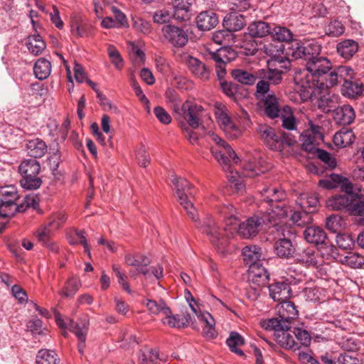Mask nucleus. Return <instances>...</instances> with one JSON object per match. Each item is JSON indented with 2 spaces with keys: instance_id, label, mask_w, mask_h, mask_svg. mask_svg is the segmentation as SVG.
Here are the masks:
<instances>
[{
  "instance_id": "obj_32",
  "label": "nucleus",
  "mask_w": 364,
  "mask_h": 364,
  "mask_svg": "<svg viewBox=\"0 0 364 364\" xmlns=\"http://www.w3.org/2000/svg\"><path fill=\"white\" fill-rule=\"evenodd\" d=\"M26 150L28 156L35 159L41 158L46 154L48 146L42 139L36 138L27 142Z\"/></svg>"
},
{
  "instance_id": "obj_5",
  "label": "nucleus",
  "mask_w": 364,
  "mask_h": 364,
  "mask_svg": "<svg viewBox=\"0 0 364 364\" xmlns=\"http://www.w3.org/2000/svg\"><path fill=\"white\" fill-rule=\"evenodd\" d=\"M257 131L261 139L272 150L281 153L284 156H296L299 149L294 137L286 136H277L273 128L266 124H260Z\"/></svg>"
},
{
  "instance_id": "obj_56",
  "label": "nucleus",
  "mask_w": 364,
  "mask_h": 364,
  "mask_svg": "<svg viewBox=\"0 0 364 364\" xmlns=\"http://www.w3.org/2000/svg\"><path fill=\"white\" fill-rule=\"evenodd\" d=\"M68 219V217L66 214L63 212H59L53 214L49 218L47 224L46 226H47L48 228L52 230L53 231H55L58 229H59L63 224H64Z\"/></svg>"
},
{
  "instance_id": "obj_19",
  "label": "nucleus",
  "mask_w": 364,
  "mask_h": 364,
  "mask_svg": "<svg viewBox=\"0 0 364 364\" xmlns=\"http://www.w3.org/2000/svg\"><path fill=\"white\" fill-rule=\"evenodd\" d=\"M278 317L272 318L277 319L279 323L291 324V321L298 316V311L294 304L290 301H282L277 306Z\"/></svg>"
},
{
  "instance_id": "obj_12",
  "label": "nucleus",
  "mask_w": 364,
  "mask_h": 364,
  "mask_svg": "<svg viewBox=\"0 0 364 364\" xmlns=\"http://www.w3.org/2000/svg\"><path fill=\"white\" fill-rule=\"evenodd\" d=\"M56 322L60 328H68L77 336L79 341L78 350L80 353H82L88 330V323L84 321L78 323L75 322L73 319L65 321L59 316L56 317Z\"/></svg>"
},
{
  "instance_id": "obj_23",
  "label": "nucleus",
  "mask_w": 364,
  "mask_h": 364,
  "mask_svg": "<svg viewBox=\"0 0 364 364\" xmlns=\"http://www.w3.org/2000/svg\"><path fill=\"white\" fill-rule=\"evenodd\" d=\"M269 295L275 301H284L291 296V287L285 282H277L268 287Z\"/></svg>"
},
{
  "instance_id": "obj_42",
  "label": "nucleus",
  "mask_w": 364,
  "mask_h": 364,
  "mask_svg": "<svg viewBox=\"0 0 364 364\" xmlns=\"http://www.w3.org/2000/svg\"><path fill=\"white\" fill-rule=\"evenodd\" d=\"M51 73V63L44 58H41L35 63L33 73L40 80L46 79Z\"/></svg>"
},
{
  "instance_id": "obj_48",
  "label": "nucleus",
  "mask_w": 364,
  "mask_h": 364,
  "mask_svg": "<svg viewBox=\"0 0 364 364\" xmlns=\"http://www.w3.org/2000/svg\"><path fill=\"white\" fill-rule=\"evenodd\" d=\"M26 45L28 50L36 55L41 54L46 48V43L39 34L29 36Z\"/></svg>"
},
{
  "instance_id": "obj_31",
  "label": "nucleus",
  "mask_w": 364,
  "mask_h": 364,
  "mask_svg": "<svg viewBox=\"0 0 364 364\" xmlns=\"http://www.w3.org/2000/svg\"><path fill=\"white\" fill-rule=\"evenodd\" d=\"M274 252L281 258L288 259L294 256L296 249L289 239L282 238L276 241Z\"/></svg>"
},
{
  "instance_id": "obj_40",
  "label": "nucleus",
  "mask_w": 364,
  "mask_h": 364,
  "mask_svg": "<svg viewBox=\"0 0 364 364\" xmlns=\"http://www.w3.org/2000/svg\"><path fill=\"white\" fill-rule=\"evenodd\" d=\"M226 344L231 352L239 356H244V352L240 349V347L244 346L245 339L239 333L236 331L230 332L226 340Z\"/></svg>"
},
{
  "instance_id": "obj_21",
  "label": "nucleus",
  "mask_w": 364,
  "mask_h": 364,
  "mask_svg": "<svg viewBox=\"0 0 364 364\" xmlns=\"http://www.w3.org/2000/svg\"><path fill=\"white\" fill-rule=\"evenodd\" d=\"M328 88L323 87L320 88L316 90V94L313 95V96H316L317 93L320 92V90H322L323 91V94L319 97L318 100V107L320 109H323L325 112H329L331 111H335L336 109L337 105L339 101V96L338 95L332 94L328 91Z\"/></svg>"
},
{
  "instance_id": "obj_59",
  "label": "nucleus",
  "mask_w": 364,
  "mask_h": 364,
  "mask_svg": "<svg viewBox=\"0 0 364 364\" xmlns=\"http://www.w3.org/2000/svg\"><path fill=\"white\" fill-rule=\"evenodd\" d=\"M80 282L77 278L70 279L62 291V294L65 297H72L79 290Z\"/></svg>"
},
{
  "instance_id": "obj_39",
  "label": "nucleus",
  "mask_w": 364,
  "mask_h": 364,
  "mask_svg": "<svg viewBox=\"0 0 364 364\" xmlns=\"http://www.w3.org/2000/svg\"><path fill=\"white\" fill-rule=\"evenodd\" d=\"M296 204L301 209L310 210L311 213L318 204V198L316 193H302L296 199Z\"/></svg>"
},
{
  "instance_id": "obj_52",
  "label": "nucleus",
  "mask_w": 364,
  "mask_h": 364,
  "mask_svg": "<svg viewBox=\"0 0 364 364\" xmlns=\"http://www.w3.org/2000/svg\"><path fill=\"white\" fill-rule=\"evenodd\" d=\"M20 181L22 188L26 190H36L42 185V179L39 174L21 176Z\"/></svg>"
},
{
  "instance_id": "obj_50",
  "label": "nucleus",
  "mask_w": 364,
  "mask_h": 364,
  "mask_svg": "<svg viewBox=\"0 0 364 364\" xmlns=\"http://www.w3.org/2000/svg\"><path fill=\"white\" fill-rule=\"evenodd\" d=\"M68 241L71 245L81 244L84 247L85 252L87 253L89 257L91 256L90 247L88 245L84 230H75L73 234L69 235Z\"/></svg>"
},
{
  "instance_id": "obj_29",
  "label": "nucleus",
  "mask_w": 364,
  "mask_h": 364,
  "mask_svg": "<svg viewBox=\"0 0 364 364\" xmlns=\"http://www.w3.org/2000/svg\"><path fill=\"white\" fill-rule=\"evenodd\" d=\"M355 117L353 108L350 105H345L335 109L333 119L336 123L346 125L351 124Z\"/></svg>"
},
{
  "instance_id": "obj_47",
  "label": "nucleus",
  "mask_w": 364,
  "mask_h": 364,
  "mask_svg": "<svg viewBox=\"0 0 364 364\" xmlns=\"http://www.w3.org/2000/svg\"><path fill=\"white\" fill-rule=\"evenodd\" d=\"M231 75L238 82L247 85H254L257 80V77L255 75L243 69L232 70Z\"/></svg>"
},
{
  "instance_id": "obj_35",
  "label": "nucleus",
  "mask_w": 364,
  "mask_h": 364,
  "mask_svg": "<svg viewBox=\"0 0 364 364\" xmlns=\"http://www.w3.org/2000/svg\"><path fill=\"white\" fill-rule=\"evenodd\" d=\"M247 31L252 38H263L270 34L271 25L262 21H253L248 26Z\"/></svg>"
},
{
  "instance_id": "obj_53",
  "label": "nucleus",
  "mask_w": 364,
  "mask_h": 364,
  "mask_svg": "<svg viewBox=\"0 0 364 364\" xmlns=\"http://www.w3.org/2000/svg\"><path fill=\"white\" fill-rule=\"evenodd\" d=\"M292 333L296 338V341L298 345L301 347H307L310 345L311 341V336L310 333L302 327H294Z\"/></svg>"
},
{
  "instance_id": "obj_11",
  "label": "nucleus",
  "mask_w": 364,
  "mask_h": 364,
  "mask_svg": "<svg viewBox=\"0 0 364 364\" xmlns=\"http://www.w3.org/2000/svg\"><path fill=\"white\" fill-rule=\"evenodd\" d=\"M215 115L218 125L230 138L236 139L242 134L241 129L232 122L225 106L216 105Z\"/></svg>"
},
{
  "instance_id": "obj_13",
  "label": "nucleus",
  "mask_w": 364,
  "mask_h": 364,
  "mask_svg": "<svg viewBox=\"0 0 364 364\" xmlns=\"http://www.w3.org/2000/svg\"><path fill=\"white\" fill-rule=\"evenodd\" d=\"M186 299L188 301L189 306L193 312L198 316L200 321L205 324V326L203 328V333L205 336L210 338H213L216 336V333L215 331V322L212 315L207 311L201 312L200 311H198L195 299L190 292H188V296L186 297Z\"/></svg>"
},
{
  "instance_id": "obj_17",
  "label": "nucleus",
  "mask_w": 364,
  "mask_h": 364,
  "mask_svg": "<svg viewBox=\"0 0 364 364\" xmlns=\"http://www.w3.org/2000/svg\"><path fill=\"white\" fill-rule=\"evenodd\" d=\"M295 260L307 267H318L323 262L320 251L314 247H308L299 252Z\"/></svg>"
},
{
  "instance_id": "obj_24",
  "label": "nucleus",
  "mask_w": 364,
  "mask_h": 364,
  "mask_svg": "<svg viewBox=\"0 0 364 364\" xmlns=\"http://www.w3.org/2000/svg\"><path fill=\"white\" fill-rule=\"evenodd\" d=\"M354 197L355 194L336 195L328 199L326 205L333 210L347 209L350 211Z\"/></svg>"
},
{
  "instance_id": "obj_30",
  "label": "nucleus",
  "mask_w": 364,
  "mask_h": 364,
  "mask_svg": "<svg viewBox=\"0 0 364 364\" xmlns=\"http://www.w3.org/2000/svg\"><path fill=\"white\" fill-rule=\"evenodd\" d=\"M304 237L309 243L324 244L327 235L324 230L317 226L307 227L304 231Z\"/></svg>"
},
{
  "instance_id": "obj_64",
  "label": "nucleus",
  "mask_w": 364,
  "mask_h": 364,
  "mask_svg": "<svg viewBox=\"0 0 364 364\" xmlns=\"http://www.w3.org/2000/svg\"><path fill=\"white\" fill-rule=\"evenodd\" d=\"M350 212L354 215L364 218V196L355 195Z\"/></svg>"
},
{
  "instance_id": "obj_45",
  "label": "nucleus",
  "mask_w": 364,
  "mask_h": 364,
  "mask_svg": "<svg viewBox=\"0 0 364 364\" xmlns=\"http://www.w3.org/2000/svg\"><path fill=\"white\" fill-rule=\"evenodd\" d=\"M18 171L21 176L39 174L41 164L34 159H25L19 165Z\"/></svg>"
},
{
  "instance_id": "obj_54",
  "label": "nucleus",
  "mask_w": 364,
  "mask_h": 364,
  "mask_svg": "<svg viewBox=\"0 0 364 364\" xmlns=\"http://www.w3.org/2000/svg\"><path fill=\"white\" fill-rule=\"evenodd\" d=\"M165 317L162 319L164 325L170 328H181L186 325L187 320L180 315H173L170 309L169 314H164Z\"/></svg>"
},
{
  "instance_id": "obj_34",
  "label": "nucleus",
  "mask_w": 364,
  "mask_h": 364,
  "mask_svg": "<svg viewBox=\"0 0 364 364\" xmlns=\"http://www.w3.org/2000/svg\"><path fill=\"white\" fill-rule=\"evenodd\" d=\"M333 140L336 146L344 148L353 143L355 135L352 129L343 127L334 134Z\"/></svg>"
},
{
  "instance_id": "obj_16",
  "label": "nucleus",
  "mask_w": 364,
  "mask_h": 364,
  "mask_svg": "<svg viewBox=\"0 0 364 364\" xmlns=\"http://www.w3.org/2000/svg\"><path fill=\"white\" fill-rule=\"evenodd\" d=\"M180 111L182 112L183 117L192 129H196L199 127L200 119L203 112L201 105L186 101L182 104Z\"/></svg>"
},
{
  "instance_id": "obj_2",
  "label": "nucleus",
  "mask_w": 364,
  "mask_h": 364,
  "mask_svg": "<svg viewBox=\"0 0 364 364\" xmlns=\"http://www.w3.org/2000/svg\"><path fill=\"white\" fill-rule=\"evenodd\" d=\"M334 70L327 58L319 54L311 55L306 60V70L296 73L294 77L295 90L301 100H307L316 94L317 90L326 87L328 75Z\"/></svg>"
},
{
  "instance_id": "obj_60",
  "label": "nucleus",
  "mask_w": 364,
  "mask_h": 364,
  "mask_svg": "<svg viewBox=\"0 0 364 364\" xmlns=\"http://www.w3.org/2000/svg\"><path fill=\"white\" fill-rule=\"evenodd\" d=\"M133 28L138 32H140L144 35L149 34L152 31L151 23L139 17H134L132 18Z\"/></svg>"
},
{
  "instance_id": "obj_57",
  "label": "nucleus",
  "mask_w": 364,
  "mask_h": 364,
  "mask_svg": "<svg viewBox=\"0 0 364 364\" xmlns=\"http://www.w3.org/2000/svg\"><path fill=\"white\" fill-rule=\"evenodd\" d=\"M165 97L173 111L179 113L182 103L176 91L172 88H168L165 92Z\"/></svg>"
},
{
  "instance_id": "obj_61",
  "label": "nucleus",
  "mask_w": 364,
  "mask_h": 364,
  "mask_svg": "<svg viewBox=\"0 0 364 364\" xmlns=\"http://www.w3.org/2000/svg\"><path fill=\"white\" fill-rule=\"evenodd\" d=\"M325 31L329 36L338 37L344 33L345 27L341 21L335 20L328 23Z\"/></svg>"
},
{
  "instance_id": "obj_7",
  "label": "nucleus",
  "mask_w": 364,
  "mask_h": 364,
  "mask_svg": "<svg viewBox=\"0 0 364 364\" xmlns=\"http://www.w3.org/2000/svg\"><path fill=\"white\" fill-rule=\"evenodd\" d=\"M19 194L16 187L6 186L0 187V217L11 218L17 213L24 212L23 203H19Z\"/></svg>"
},
{
  "instance_id": "obj_41",
  "label": "nucleus",
  "mask_w": 364,
  "mask_h": 364,
  "mask_svg": "<svg viewBox=\"0 0 364 364\" xmlns=\"http://www.w3.org/2000/svg\"><path fill=\"white\" fill-rule=\"evenodd\" d=\"M282 120V126L287 130H296L297 121L293 114L291 107L285 105L282 108L279 117Z\"/></svg>"
},
{
  "instance_id": "obj_37",
  "label": "nucleus",
  "mask_w": 364,
  "mask_h": 364,
  "mask_svg": "<svg viewBox=\"0 0 364 364\" xmlns=\"http://www.w3.org/2000/svg\"><path fill=\"white\" fill-rule=\"evenodd\" d=\"M358 50V44L353 40H345L337 45L338 54L346 60L350 59Z\"/></svg>"
},
{
  "instance_id": "obj_1",
  "label": "nucleus",
  "mask_w": 364,
  "mask_h": 364,
  "mask_svg": "<svg viewBox=\"0 0 364 364\" xmlns=\"http://www.w3.org/2000/svg\"><path fill=\"white\" fill-rule=\"evenodd\" d=\"M171 181L175 187L178 202L188 217L195 222L196 228L208 237L218 250L223 251L228 243L225 230L212 215H208L201 220H198V212L191 200L196 193L193 186L186 178H177L176 176L172 175Z\"/></svg>"
},
{
  "instance_id": "obj_6",
  "label": "nucleus",
  "mask_w": 364,
  "mask_h": 364,
  "mask_svg": "<svg viewBox=\"0 0 364 364\" xmlns=\"http://www.w3.org/2000/svg\"><path fill=\"white\" fill-rule=\"evenodd\" d=\"M287 213L282 206H277L272 213H264L261 217L255 215L241 223L237 227V233L243 238L248 239L255 236L262 224L278 225L277 220L284 218Z\"/></svg>"
},
{
  "instance_id": "obj_36",
  "label": "nucleus",
  "mask_w": 364,
  "mask_h": 364,
  "mask_svg": "<svg viewBox=\"0 0 364 364\" xmlns=\"http://www.w3.org/2000/svg\"><path fill=\"white\" fill-rule=\"evenodd\" d=\"M71 33L75 37H89L93 35L94 28L87 21H73L71 23Z\"/></svg>"
},
{
  "instance_id": "obj_63",
  "label": "nucleus",
  "mask_w": 364,
  "mask_h": 364,
  "mask_svg": "<svg viewBox=\"0 0 364 364\" xmlns=\"http://www.w3.org/2000/svg\"><path fill=\"white\" fill-rule=\"evenodd\" d=\"M158 359V352L154 349L144 350L139 355L141 364H156Z\"/></svg>"
},
{
  "instance_id": "obj_51",
  "label": "nucleus",
  "mask_w": 364,
  "mask_h": 364,
  "mask_svg": "<svg viewBox=\"0 0 364 364\" xmlns=\"http://www.w3.org/2000/svg\"><path fill=\"white\" fill-rule=\"evenodd\" d=\"M58 362V355L53 350L42 349L36 355V364H57Z\"/></svg>"
},
{
  "instance_id": "obj_58",
  "label": "nucleus",
  "mask_w": 364,
  "mask_h": 364,
  "mask_svg": "<svg viewBox=\"0 0 364 364\" xmlns=\"http://www.w3.org/2000/svg\"><path fill=\"white\" fill-rule=\"evenodd\" d=\"M342 179L343 176L338 174L332 173L328 177L320 180L318 186L326 189H333L339 186Z\"/></svg>"
},
{
  "instance_id": "obj_62",
  "label": "nucleus",
  "mask_w": 364,
  "mask_h": 364,
  "mask_svg": "<svg viewBox=\"0 0 364 364\" xmlns=\"http://www.w3.org/2000/svg\"><path fill=\"white\" fill-rule=\"evenodd\" d=\"M173 18V11L171 9H164L159 10L153 15V21L154 23L163 24L168 23Z\"/></svg>"
},
{
  "instance_id": "obj_44",
  "label": "nucleus",
  "mask_w": 364,
  "mask_h": 364,
  "mask_svg": "<svg viewBox=\"0 0 364 364\" xmlns=\"http://www.w3.org/2000/svg\"><path fill=\"white\" fill-rule=\"evenodd\" d=\"M264 49L265 53L269 55L273 60L280 63H289V60H287L286 58L281 55L285 49L284 45L281 43L279 45L269 43L268 45H265Z\"/></svg>"
},
{
  "instance_id": "obj_14",
  "label": "nucleus",
  "mask_w": 364,
  "mask_h": 364,
  "mask_svg": "<svg viewBox=\"0 0 364 364\" xmlns=\"http://www.w3.org/2000/svg\"><path fill=\"white\" fill-rule=\"evenodd\" d=\"M263 200L269 203V208L265 213H272V210H276V207L282 206L287 213H289V208L284 203H281L286 197L285 193L274 187L264 188L261 191Z\"/></svg>"
},
{
  "instance_id": "obj_25",
  "label": "nucleus",
  "mask_w": 364,
  "mask_h": 364,
  "mask_svg": "<svg viewBox=\"0 0 364 364\" xmlns=\"http://www.w3.org/2000/svg\"><path fill=\"white\" fill-rule=\"evenodd\" d=\"M248 267L249 279L258 286L264 284L269 280V274L263 266L262 261Z\"/></svg>"
},
{
  "instance_id": "obj_28",
  "label": "nucleus",
  "mask_w": 364,
  "mask_h": 364,
  "mask_svg": "<svg viewBox=\"0 0 364 364\" xmlns=\"http://www.w3.org/2000/svg\"><path fill=\"white\" fill-rule=\"evenodd\" d=\"M245 17L242 14L231 12L227 14L223 19V26L230 32L242 30L246 25Z\"/></svg>"
},
{
  "instance_id": "obj_8",
  "label": "nucleus",
  "mask_w": 364,
  "mask_h": 364,
  "mask_svg": "<svg viewBox=\"0 0 364 364\" xmlns=\"http://www.w3.org/2000/svg\"><path fill=\"white\" fill-rule=\"evenodd\" d=\"M279 322L277 319H269L266 321L265 328L274 331L275 341L281 347L294 351L299 350L300 346L294 338L290 325Z\"/></svg>"
},
{
  "instance_id": "obj_43",
  "label": "nucleus",
  "mask_w": 364,
  "mask_h": 364,
  "mask_svg": "<svg viewBox=\"0 0 364 364\" xmlns=\"http://www.w3.org/2000/svg\"><path fill=\"white\" fill-rule=\"evenodd\" d=\"M144 304L146 305L150 314L159 315L160 314H169L170 308L166 305L164 300L158 301L154 299H146Z\"/></svg>"
},
{
  "instance_id": "obj_55",
  "label": "nucleus",
  "mask_w": 364,
  "mask_h": 364,
  "mask_svg": "<svg viewBox=\"0 0 364 364\" xmlns=\"http://www.w3.org/2000/svg\"><path fill=\"white\" fill-rule=\"evenodd\" d=\"M291 219L298 226H304L312 221L311 211L302 209L300 211H294L291 215Z\"/></svg>"
},
{
  "instance_id": "obj_3",
  "label": "nucleus",
  "mask_w": 364,
  "mask_h": 364,
  "mask_svg": "<svg viewBox=\"0 0 364 364\" xmlns=\"http://www.w3.org/2000/svg\"><path fill=\"white\" fill-rule=\"evenodd\" d=\"M211 140H213L218 147L211 149L212 154L215 159L223 166L225 171H229L230 175L228 176V180L233 187L237 191L244 188L245 184L240 179L237 171L234 172L232 168L230 165V159H232L235 163L239 159L235 151L220 137L214 133L210 134Z\"/></svg>"
},
{
  "instance_id": "obj_46",
  "label": "nucleus",
  "mask_w": 364,
  "mask_h": 364,
  "mask_svg": "<svg viewBox=\"0 0 364 364\" xmlns=\"http://www.w3.org/2000/svg\"><path fill=\"white\" fill-rule=\"evenodd\" d=\"M264 161L259 160V165H256L255 162H249L245 165L242 175L245 177H255L260 173H264L269 170L270 166H263Z\"/></svg>"
},
{
  "instance_id": "obj_33",
  "label": "nucleus",
  "mask_w": 364,
  "mask_h": 364,
  "mask_svg": "<svg viewBox=\"0 0 364 364\" xmlns=\"http://www.w3.org/2000/svg\"><path fill=\"white\" fill-rule=\"evenodd\" d=\"M53 232L52 230L45 225L36 231V236L38 242H41L43 247L53 252H57L58 247L55 242L51 239V233Z\"/></svg>"
},
{
  "instance_id": "obj_15",
  "label": "nucleus",
  "mask_w": 364,
  "mask_h": 364,
  "mask_svg": "<svg viewBox=\"0 0 364 364\" xmlns=\"http://www.w3.org/2000/svg\"><path fill=\"white\" fill-rule=\"evenodd\" d=\"M164 38L174 47L181 48L188 41L187 32L183 28L173 25H166L162 28Z\"/></svg>"
},
{
  "instance_id": "obj_10",
  "label": "nucleus",
  "mask_w": 364,
  "mask_h": 364,
  "mask_svg": "<svg viewBox=\"0 0 364 364\" xmlns=\"http://www.w3.org/2000/svg\"><path fill=\"white\" fill-rule=\"evenodd\" d=\"M210 58L215 63V72L218 79L220 82L223 91L226 95L233 97L237 91V85L224 80L226 75V63L228 61L226 56V50L220 48L216 52L211 53Z\"/></svg>"
},
{
  "instance_id": "obj_22",
  "label": "nucleus",
  "mask_w": 364,
  "mask_h": 364,
  "mask_svg": "<svg viewBox=\"0 0 364 364\" xmlns=\"http://www.w3.org/2000/svg\"><path fill=\"white\" fill-rule=\"evenodd\" d=\"M125 263L132 267H135L141 274L148 276L149 271L147 266L150 264L149 259L139 253H127L124 257Z\"/></svg>"
},
{
  "instance_id": "obj_20",
  "label": "nucleus",
  "mask_w": 364,
  "mask_h": 364,
  "mask_svg": "<svg viewBox=\"0 0 364 364\" xmlns=\"http://www.w3.org/2000/svg\"><path fill=\"white\" fill-rule=\"evenodd\" d=\"M259 103L267 117L274 119L279 117L282 108H280L279 99L274 94H268L265 98L259 100Z\"/></svg>"
},
{
  "instance_id": "obj_26",
  "label": "nucleus",
  "mask_w": 364,
  "mask_h": 364,
  "mask_svg": "<svg viewBox=\"0 0 364 364\" xmlns=\"http://www.w3.org/2000/svg\"><path fill=\"white\" fill-rule=\"evenodd\" d=\"M172 3L173 18L180 21H188L191 17L192 0H172Z\"/></svg>"
},
{
  "instance_id": "obj_27",
  "label": "nucleus",
  "mask_w": 364,
  "mask_h": 364,
  "mask_svg": "<svg viewBox=\"0 0 364 364\" xmlns=\"http://www.w3.org/2000/svg\"><path fill=\"white\" fill-rule=\"evenodd\" d=\"M217 14L212 11L200 13L196 18V25L200 31H209L218 23Z\"/></svg>"
},
{
  "instance_id": "obj_4",
  "label": "nucleus",
  "mask_w": 364,
  "mask_h": 364,
  "mask_svg": "<svg viewBox=\"0 0 364 364\" xmlns=\"http://www.w3.org/2000/svg\"><path fill=\"white\" fill-rule=\"evenodd\" d=\"M354 75L351 68L339 66L328 75L326 88L341 84V92L344 96L351 98L358 96L363 93L364 88L363 84L354 78Z\"/></svg>"
},
{
  "instance_id": "obj_49",
  "label": "nucleus",
  "mask_w": 364,
  "mask_h": 364,
  "mask_svg": "<svg viewBox=\"0 0 364 364\" xmlns=\"http://www.w3.org/2000/svg\"><path fill=\"white\" fill-rule=\"evenodd\" d=\"M274 41L279 43L286 42L287 44L293 39V34L291 31L283 26H274L273 28L271 27V33Z\"/></svg>"
},
{
  "instance_id": "obj_9",
  "label": "nucleus",
  "mask_w": 364,
  "mask_h": 364,
  "mask_svg": "<svg viewBox=\"0 0 364 364\" xmlns=\"http://www.w3.org/2000/svg\"><path fill=\"white\" fill-rule=\"evenodd\" d=\"M286 54L294 59H303L307 60L311 55L320 54L321 47L316 41L303 42L297 39H292L287 44L284 49Z\"/></svg>"
},
{
  "instance_id": "obj_18",
  "label": "nucleus",
  "mask_w": 364,
  "mask_h": 364,
  "mask_svg": "<svg viewBox=\"0 0 364 364\" xmlns=\"http://www.w3.org/2000/svg\"><path fill=\"white\" fill-rule=\"evenodd\" d=\"M185 62L190 72L196 77L202 80H209L211 75L210 66L200 61L199 59L191 55L185 57Z\"/></svg>"
},
{
  "instance_id": "obj_38",
  "label": "nucleus",
  "mask_w": 364,
  "mask_h": 364,
  "mask_svg": "<svg viewBox=\"0 0 364 364\" xmlns=\"http://www.w3.org/2000/svg\"><path fill=\"white\" fill-rule=\"evenodd\" d=\"M243 259L246 265L250 266L262 262L261 248L257 245H247L242 249Z\"/></svg>"
}]
</instances>
